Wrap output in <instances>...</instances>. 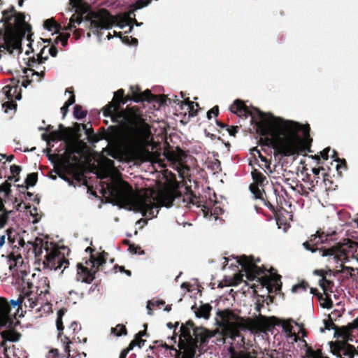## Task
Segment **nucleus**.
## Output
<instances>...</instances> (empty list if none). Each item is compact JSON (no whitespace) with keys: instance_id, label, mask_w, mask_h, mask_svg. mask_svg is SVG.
I'll use <instances>...</instances> for the list:
<instances>
[{"instance_id":"obj_19","label":"nucleus","mask_w":358,"mask_h":358,"mask_svg":"<svg viewBox=\"0 0 358 358\" xmlns=\"http://www.w3.org/2000/svg\"><path fill=\"white\" fill-rule=\"evenodd\" d=\"M217 315L222 320V323L220 326L222 327L224 334L227 333V325L229 323H234L235 320H238V316L234 313L233 310L229 309H224L217 312Z\"/></svg>"},{"instance_id":"obj_60","label":"nucleus","mask_w":358,"mask_h":358,"mask_svg":"<svg viewBox=\"0 0 358 358\" xmlns=\"http://www.w3.org/2000/svg\"><path fill=\"white\" fill-rule=\"evenodd\" d=\"M322 300L324 301V303L322 304V306L324 308H332V306H333V301L331 299V298L329 297V296H328L326 294V298L323 299Z\"/></svg>"},{"instance_id":"obj_62","label":"nucleus","mask_w":358,"mask_h":358,"mask_svg":"<svg viewBox=\"0 0 358 358\" xmlns=\"http://www.w3.org/2000/svg\"><path fill=\"white\" fill-rule=\"evenodd\" d=\"M66 92H69L71 94L69 99L65 102L66 105L71 106L75 103L76 102V96L74 95L73 91H69V89L66 90Z\"/></svg>"},{"instance_id":"obj_41","label":"nucleus","mask_w":358,"mask_h":358,"mask_svg":"<svg viewBox=\"0 0 358 358\" xmlns=\"http://www.w3.org/2000/svg\"><path fill=\"white\" fill-rule=\"evenodd\" d=\"M151 1L152 0H137L131 6V10L130 11V14L136 10L141 9L147 6Z\"/></svg>"},{"instance_id":"obj_48","label":"nucleus","mask_w":358,"mask_h":358,"mask_svg":"<svg viewBox=\"0 0 358 358\" xmlns=\"http://www.w3.org/2000/svg\"><path fill=\"white\" fill-rule=\"evenodd\" d=\"M62 132V135L67 139L71 138L73 135V130L71 128L65 127L62 124H59V130Z\"/></svg>"},{"instance_id":"obj_35","label":"nucleus","mask_w":358,"mask_h":358,"mask_svg":"<svg viewBox=\"0 0 358 358\" xmlns=\"http://www.w3.org/2000/svg\"><path fill=\"white\" fill-rule=\"evenodd\" d=\"M335 156H337V152L335 150H333ZM337 164L336 165V169L337 171V174L339 177L342 176V169L345 170L347 169V163L345 159H339L338 157L334 159Z\"/></svg>"},{"instance_id":"obj_57","label":"nucleus","mask_w":358,"mask_h":358,"mask_svg":"<svg viewBox=\"0 0 358 358\" xmlns=\"http://www.w3.org/2000/svg\"><path fill=\"white\" fill-rule=\"evenodd\" d=\"M243 275L241 273L236 274L231 282L229 284L230 286H236L243 281Z\"/></svg>"},{"instance_id":"obj_63","label":"nucleus","mask_w":358,"mask_h":358,"mask_svg":"<svg viewBox=\"0 0 358 358\" xmlns=\"http://www.w3.org/2000/svg\"><path fill=\"white\" fill-rule=\"evenodd\" d=\"M227 130L228 131L230 136H235L236 134L238 132V126H227Z\"/></svg>"},{"instance_id":"obj_44","label":"nucleus","mask_w":358,"mask_h":358,"mask_svg":"<svg viewBox=\"0 0 358 358\" xmlns=\"http://www.w3.org/2000/svg\"><path fill=\"white\" fill-rule=\"evenodd\" d=\"M142 338L143 337H141L136 334L134 339L131 341V343L129 344V346H131L132 350L135 346H138L140 348H142L146 342V340L143 339Z\"/></svg>"},{"instance_id":"obj_37","label":"nucleus","mask_w":358,"mask_h":358,"mask_svg":"<svg viewBox=\"0 0 358 358\" xmlns=\"http://www.w3.org/2000/svg\"><path fill=\"white\" fill-rule=\"evenodd\" d=\"M44 27L48 31L55 30L59 31L62 28L61 25L58 24L53 18L48 19L44 22Z\"/></svg>"},{"instance_id":"obj_61","label":"nucleus","mask_w":358,"mask_h":358,"mask_svg":"<svg viewBox=\"0 0 358 358\" xmlns=\"http://www.w3.org/2000/svg\"><path fill=\"white\" fill-rule=\"evenodd\" d=\"M282 329L287 334H291L293 329V327L290 322V321H287L283 323Z\"/></svg>"},{"instance_id":"obj_5","label":"nucleus","mask_w":358,"mask_h":358,"mask_svg":"<svg viewBox=\"0 0 358 358\" xmlns=\"http://www.w3.org/2000/svg\"><path fill=\"white\" fill-rule=\"evenodd\" d=\"M3 28L0 29V48H3L10 53L13 50L22 49V40L25 31L22 27L25 24L24 13H17L14 6L2 11Z\"/></svg>"},{"instance_id":"obj_43","label":"nucleus","mask_w":358,"mask_h":358,"mask_svg":"<svg viewBox=\"0 0 358 358\" xmlns=\"http://www.w3.org/2000/svg\"><path fill=\"white\" fill-rule=\"evenodd\" d=\"M48 138L50 140V141L52 142L67 139L62 135V132L57 130L52 131L51 132H50L48 134Z\"/></svg>"},{"instance_id":"obj_31","label":"nucleus","mask_w":358,"mask_h":358,"mask_svg":"<svg viewBox=\"0 0 358 358\" xmlns=\"http://www.w3.org/2000/svg\"><path fill=\"white\" fill-rule=\"evenodd\" d=\"M212 307L210 304L206 303L201 305L196 310H195V315L197 317H203L204 319H208L210 316V311Z\"/></svg>"},{"instance_id":"obj_45","label":"nucleus","mask_w":358,"mask_h":358,"mask_svg":"<svg viewBox=\"0 0 358 358\" xmlns=\"http://www.w3.org/2000/svg\"><path fill=\"white\" fill-rule=\"evenodd\" d=\"M20 272L21 274L22 285L23 289L27 287L28 289H31L33 287V284L26 280L25 277L27 275V271L24 270H20Z\"/></svg>"},{"instance_id":"obj_36","label":"nucleus","mask_w":358,"mask_h":358,"mask_svg":"<svg viewBox=\"0 0 358 358\" xmlns=\"http://www.w3.org/2000/svg\"><path fill=\"white\" fill-rule=\"evenodd\" d=\"M6 341H4L3 339H2V342L1 343V346L3 348V357L1 358H19L14 353V346L13 345L12 348L7 347L6 345Z\"/></svg>"},{"instance_id":"obj_12","label":"nucleus","mask_w":358,"mask_h":358,"mask_svg":"<svg viewBox=\"0 0 358 358\" xmlns=\"http://www.w3.org/2000/svg\"><path fill=\"white\" fill-rule=\"evenodd\" d=\"M41 282H42L45 287L44 290L40 289L39 287H36V292L35 294L32 290H29L26 292L23 296L20 295L19 298L16 300L20 302L19 306V310L22 309V305H24L25 308H29V310H31L38 305L37 295H41L42 294H45L49 292L50 286L48 278L44 277L41 278Z\"/></svg>"},{"instance_id":"obj_33","label":"nucleus","mask_w":358,"mask_h":358,"mask_svg":"<svg viewBox=\"0 0 358 358\" xmlns=\"http://www.w3.org/2000/svg\"><path fill=\"white\" fill-rule=\"evenodd\" d=\"M38 181V173H31L27 175V178L25 180L26 185H17V187L20 188H27L28 189L29 186H34Z\"/></svg>"},{"instance_id":"obj_14","label":"nucleus","mask_w":358,"mask_h":358,"mask_svg":"<svg viewBox=\"0 0 358 358\" xmlns=\"http://www.w3.org/2000/svg\"><path fill=\"white\" fill-rule=\"evenodd\" d=\"M331 352L334 355L340 358H354L358 355L355 348L347 341H336L330 343Z\"/></svg>"},{"instance_id":"obj_21","label":"nucleus","mask_w":358,"mask_h":358,"mask_svg":"<svg viewBox=\"0 0 358 358\" xmlns=\"http://www.w3.org/2000/svg\"><path fill=\"white\" fill-rule=\"evenodd\" d=\"M134 89L136 90L134 101L137 103L143 101L153 102L155 95L152 94L150 90H146L142 92L138 86H135Z\"/></svg>"},{"instance_id":"obj_64","label":"nucleus","mask_w":358,"mask_h":358,"mask_svg":"<svg viewBox=\"0 0 358 358\" xmlns=\"http://www.w3.org/2000/svg\"><path fill=\"white\" fill-rule=\"evenodd\" d=\"M132 350V347L131 346H129L127 348H126L125 349H124L123 350H122L120 355V357L119 358H126L128 353Z\"/></svg>"},{"instance_id":"obj_50","label":"nucleus","mask_w":358,"mask_h":358,"mask_svg":"<svg viewBox=\"0 0 358 358\" xmlns=\"http://www.w3.org/2000/svg\"><path fill=\"white\" fill-rule=\"evenodd\" d=\"M128 250L132 255L138 254L142 255L145 254V251L139 245H136L135 244L130 245Z\"/></svg>"},{"instance_id":"obj_16","label":"nucleus","mask_w":358,"mask_h":358,"mask_svg":"<svg viewBox=\"0 0 358 358\" xmlns=\"http://www.w3.org/2000/svg\"><path fill=\"white\" fill-rule=\"evenodd\" d=\"M181 336H180V340L178 343V348L180 350H177L176 353L178 356L182 355V358H196V350H199L201 352V349L199 348L198 345H196L195 343L192 341V339L189 341H187L183 338H182Z\"/></svg>"},{"instance_id":"obj_24","label":"nucleus","mask_w":358,"mask_h":358,"mask_svg":"<svg viewBox=\"0 0 358 358\" xmlns=\"http://www.w3.org/2000/svg\"><path fill=\"white\" fill-rule=\"evenodd\" d=\"M175 99L173 100L174 103L180 105V109L184 110L185 108H187V110L189 113V117H195L198 114V109L194 108V102L192 101L189 99V98L185 99L184 101H180L175 96Z\"/></svg>"},{"instance_id":"obj_53","label":"nucleus","mask_w":358,"mask_h":358,"mask_svg":"<svg viewBox=\"0 0 358 358\" xmlns=\"http://www.w3.org/2000/svg\"><path fill=\"white\" fill-rule=\"evenodd\" d=\"M259 157L260 158L261 161L264 163L262 165H259V167H261L262 169H269L271 166V162L267 159L266 157L262 155V154L257 150Z\"/></svg>"},{"instance_id":"obj_47","label":"nucleus","mask_w":358,"mask_h":358,"mask_svg":"<svg viewBox=\"0 0 358 358\" xmlns=\"http://www.w3.org/2000/svg\"><path fill=\"white\" fill-rule=\"evenodd\" d=\"M308 287L309 284L308 283V282L302 280L301 282L294 285L292 287V290L293 292H296L300 290L306 291Z\"/></svg>"},{"instance_id":"obj_6","label":"nucleus","mask_w":358,"mask_h":358,"mask_svg":"<svg viewBox=\"0 0 358 358\" xmlns=\"http://www.w3.org/2000/svg\"><path fill=\"white\" fill-rule=\"evenodd\" d=\"M20 303L0 296V336L4 341L16 343L22 338L17 329L20 322L17 318Z\"/></svg>"},{"instance_id":"obj_34","label":"nucleus","mask_w":358,"mask_h":358,"mask_svg":"<svg viewBox=\"0 0 358 358\" xmlns=\"http://www.w3.org/2000/svg\"><path fill=\"white\" fill-rule=\"evenodd\" d=\"M320 170H324L323 167H318V168H313L312 169L313 173L314 174V178L312 179L310 182V187H308L309 190L311 192H314L315 187L318 184L319 182V174L320 172Z\"/></svg>"},{"instance_id":"obj_25","label":"nucleus","mask_w":358,"mask_h":358,"mask_svg":"<svg viewBox=\"0 0 358 358\" xmlns=\"http://www.w3.org/2000/svg\"><path fill=\"white\" fill-rule=\"evenodd\" d=\"M29 243V242L28 243ZM32 245L33 250L35 254L36 258L39 260L41 255L43 253V250L44 249L47 252V248L48 247V242H44L41 238H36L34 243H30Z\"/></svg>"},{"instance_id":"obj_42","label":"nucleus","mask_w":358,"mask_h":358,"mask_svg":"<svg viewBox=\"0 0 358 358\" xmlns=\"http://www.w3.org/2000/svg\"><path fill=\"white\" fill-rule=\"evenodd\" d=\"M87 110H83L82 106L76 105L74 106L73 115L76 118L81 120L87 116Z\"/></svg>"},{"instance_id":"obj_15","label":"nucleus","mask_w":358,"mask_h":358,"mask_svg":"<svg viewBox=\"0 0 358 358\" xmlns=\"http://www.w3.org/2000/svg\"><path fill=\"white\" fill-rule=\"evenodd\" d=\"M122 127L120 125H113L108 128V131L104 132L103 136H99L94 132V130L90 125V133L87 132V140L91 143H97L100 140L105 138L108 141H115L120 135Z\"/></svg>"},{"instance_id":"obj_7","label":"nucleus","mask_w":358,"mask_h":358,"mask_svg":"<svg viewBox=\"0 0 358 358\" xmlns=\"http://www.w3.org/2000/svg\"><path fill=\"white\" fill-rule=\"evenodd\" d=\"M237 263L241 266L248 280L252 281L257 279V281L260 282L262 287H266L269 292L272 291L273 287L275 288L276 293L281 290V276L277 275L271 277L268 275L267 273L269 271L264 266H258L255 264L253 257H248L243 255L238 257Z\"/></svg>"},{"instance_id":"obj_28","label":"nucleus","mask_w":358,"mask_h":358,"mask_svg":"<svg viewBox=\"0 0 358 358\" xmlns=\"http://www.w3.org/2000/svg\"><path fill=\"white\" fill-rule=\"evenodd\" d=\"M355 329V328H352L350 323H349L347 326H343L340 328L338 327L337 330L335 331V334L342 337L344 339L343 341L348 342V341H352V338L350 337L352 336V331Z\"/></svg>"},{"instance_id":"obj_30","label":"nucleus","mask_w":358,"mask_h":358,"mask_svg":"<svg viewBox=\"0 0 358 358\" xmlns=\"http://www.w3.org/2000/svg\"><path fill=\"white\" fill-rule=\"evenodd\" d=\"M322 182L327 192L334 191L338 187L337 182L331 178L330 173L324 174Z\"/></svg>"},{"instance_id":"obj_39","label":"nucleus","mask_w":358,"mask_h":358,"mask_svg":"<svg viewBox=\"0 0 358 358\" xmlns=\"http://www.w3.org/2000/svg\"><path fill=\"white\" fill-rule=\"evenodd\" d=\"M320 285L322 288L324 292L326 294V292L329 291L332 292V287L334 286V282L330 280H328L323 276L321 280H320Z\"/></svg>"},{"instance_id":"obj_58","label":"nucleus","mask_w":358,"mask_h":358,"mask_svg":"<svg viewBox=\"0 0 358 358\" xmlns=\"http://www.w3.org/2000/svg\"><path fill=\"white\" fill-rule=\"evenodd\" d=\"M329 317L328 320H324L325 329L328 330L334 329L336 331L338 329L337 326L334 323L330 316H329Z\"/></svg>"},{"instance_id":"obj_9","label":"nucleus","mask_w":358,"mask_h":358,"mask_svg":"<svg viewBox=\"0 0 358 358\" xmlns=\"http://www.w3.org/2000/svg\"><path fill=\"white\" fill-rule=\"evenodd\" d=\"M180 331L181 337L188 341L192 339L201 350L208 343L210 338L215 336V333L203 327H196L190 320L185 324H182Z\"/></svg>"},{"instance_id":"obj_51","label":"nucleus","mask_w":358,"mask_h":358,"mask_svg":"<svg viewBox=\"0 0 358 358\" xmlns=\"http://www.w3.org/2000/svg\"><path fill=\"white\" fill-rule=\"evenodd\" d=\"M69 329L72 331L73 335L72 339H76L75 336L81 330V325L77 322H73L69 326Z\"/></svg>"},{"instance_id":"obj_2","label":"nucleus","mask_w":358,"mask_h":358,"mask_svg":"<svg viewBox=\"0 0 358 358\" xmlns=\"http://www.w3.org/2000/svg\"><path fill=\"white\" fill-rule=\"evenodd\" d=\"M187 193L182 194L177 189L165 187L159 191L150 189L149 193L135 194L132 187L126 181L109 187L110 196L115 204L129 210L140 212L143 216L155 217L159 208H169L176 199L182 200L187 208L192 206H200L198 198L191 187H187Z\"/></svg>"},{"instance_id":"obj_26","label":"nucleus","mask_w":358,"mask_h":358,"mask_svg":"<svg viewBox=\"0 0 358 358\" xmlns=\"http://www.w3.org/2000/svg\"><path fill=\"white\" fill-rule=\"evenodd\" d=\"M73 166L74 165L73 164L68 162V164L65 166L64 170L58 169L55 170V172L59 178L67 182L69 185L76 187V184L73 182V180L67 176V173H72Z\"/></svg>"},{"instance_id":"obj_56","label":"nucleus","mask_w":358,"mask_h":358,"mask_svg":"<svg viewBox=\"0 0 358 358\" xmlns=\"http://www.w3.org/2000/svg\"><path fill=\"white\" fill-rule=\"evenodd\" d=\"M167 100H169L171 103V99H168L166 95H155L153 102H157L159 103V105H163L166 103Z\"/></svg>"},{"instance_id":"obj_54","label":"nucleus","mask_w":358,"mask_h":358,"mask_svg":"<svg viewBox=\"0 0 358 358\" xmlns=\"http://www.w3.org/2000/svg\"><path fill=\"white\" fill-rule=\"evenodd\" d=\"M134 87H135V86H131L130 87L131 94H127V96H124V99H122V100L120 101V103H122V105H124L129 101H131V100L134 101V94L136 93V90L134 89Z\"/></svg>"},{"instance_id":"obj_49","label":"nucleus","mask_w":358,"mask_h":358,"mask_svg":"<svg viewBox=\"0 0 358 358\" xmlns=\"http://www.w3.org/2000/svg\"><path fill=\"white\" fill-rule=\"evenodd\" d=\"M21 170L22 169L20 166H17L15 164L10 166V173H12V176L15 177V182L19 181V180H20L19 175L20 173Z\"/></svg>"},{"instance_id":"obj_8","label":"nucleus","mask_w":358,"mask_h":358,"mask_svg":"<svg viewBox=\"0 0 358 358\" xmlns=\"http://www.w3.org/2000/svg\"><path fill=\"white\" fill-rule=\"evenodd\" d=\"M266 317L261 314L256 319L241 317L238 316V320L234 323H229L227 333L225 336L231 339L241 336L240 330L262 331L266 324Z\"/></svg>"},{"instance_id":"obj_55","label":"nucleus","mask_w":358,"mask_h":358,"mask_svg":"<svg viewBox=\"0 0 358 358\" xmlns=\"http://www.w3.org/2000/svg\"><path fill=\"white\" fill-rule=\"evenodd\" d=\"M70 37V34L67 33L64 35L60 34L55 39V43H57L59 41H61L62 45L63 46H66L68 43V38Z\"/></svg>"},{"instance_id":"obj_20","label":"nucleus","mask_w":358,"mask_h":358,"mask_svg":"<svg viewBox=\"0 0 358 358\" xmlns=\"http://www.w3.org/2000/svg\"><path fill=\"white\" fill-rule=\"evenodd\" d=\"M6 234L8 242L13 248H19V247H24L25 245L23 238L13 228L6 229Z\"/></svg>"},{"instance_id":"obj_11","label":"nucleus","mask_w":358,"mask_h":358,"mask_svg":"<svg viewBox=\"0 0 358 358\" xmlns=\"http://www.w3.org/2000/svg\"><path fill=\"white\" fill-rule=\"evenodd\" d=\"M43 266L44 269L57 271L63 268L64 271L69 266V262L65 258L64 255L62 254L57 248H47V253L45 255V259L43 261ZM63 271H62V273Z\"/></svg>"},{"instance_id":"obj_22","label":"nucleus","mask_w":358,"mask_h":358,"mask_svg":"<svg viewBox=\"0 0 358 358\" xmlns=\"http://www.w3.org/2000/svg\"><path fill=\"white\" fill-rule=\"evenodd\" d=\"M8 263L10 271L14 275L18 271L19 267H22L23 258L20 254L15 255L14 252H12L8 255Z\"/></svg>"},{"instance_id":"obj_23","label":"nucleus","mask_w":358,"mask_h":358,"mask_svg":"<svg viewBox=\"0 0 358 358\" xmlns=\"http://www.w3.org/2000/svg\"><path fill=\"white\" fill-rule=\"evenodd\" d=\"M107 255L108 253L104 251L100 253L96 257H94L91 255L90 258L85 262V264L90 266L94 269L97 268L99 271L100 267L102 266L103 264H106Z\"/></svg>"},{"instance_id":"obj_29","label":"nucleus","mask_w":358,"mask_h":358,"mask_svg":"<svg viewBox=\"0 0 358 358\" xmlns=\"http://www.w3.org/2000/svg\"><path fill=\"white\" fill-rule=\"evenodd\" d=\"M275 197H276L277 203H278V197H279L280 200H281L282 198L280 196L276 195V194H275ZM259 199L263 202V204L264 206H267L269 208V210L275 215V217H277V215H278V212L279 210L278 208H279V209L283 208L282 204L281 205L278 204V206L275 208V206L268 199V198L266 195V193L262 194V199Z\"/></svg>"},{"instance_id":"obj_18","label":"nucleus","mask_w":358,"mask_h":358,"mask_svg":"<svg viewBox=\"0 0 358 358\" xmlns=\"http://www.w3.org/2000/svg\"><path fill=\"white\" fill-rule=\"evenodd\" d=\"M19 80L11 79L10 84L2 88V92L7 99L20 100L22 98L21 88L19 87Z\"/></svg>"},{"instance_id":"obj_3","label":"nucleus","mask_w":358,"mask_h":358,"mask_svg":"<svg viewBox=\"0 0 358 358\" xmlns=\"http://www.w3.org/2000/svg\"><path fill=\"white\" fill-rule=\"evenodd\" d=\"M124 90H118L115 92L113 101L103 108V115L110 117L114 123L122 127L125 131L122 141L127 148L129 155L134 159L151 161L154 157H159V152L148 150L151 135L150 127L134 108L122 109L120 101L124 99Z\"/></svg>"},{"instance_id":"obj_10","label":"nucleus","mask_w":358,"mask_h":358,"mask_svg":"<svg viewBox=\"0 0 358 358\" xmlns=\"http://www.w3.org/2000/svg\"><path fill=\"white\" fill-rule=\"evenodd\" d=\"M329 235L325 234L324 231L318 230L315 234H312L309 239L303 243V248L312 252H315L317 250H320L322 257L327 256H338V253L341 252V245L339 243L330 248H321L317 247L318 245L324 243L328 240Z\"/></svg>"},{"instance_id":"obj_4","label":"nucleus","mask_w":358,"mask_h":358,"mask_svg":"<svg viewBox=\"0 0 358 358\" xmlns=\"http://www.w3.org/2000/svg\"><path fill=\"white\" fill-rule=\"evenodd\" d=\"M69 4L74 9L75 13L70 18L69 23L64 28L66 31H71L84 20L90 22V29L93 33L99 34L101 29H109L116 22V19L110 14L108 10L102 8L97 12L90 10V6L83 0H70Z\"/></svg>"},{"instance_id":"obj_17","label":"nucleus","mask_w":358,"mask_h":358,"mask_svg":"<svg viewBox=\"0 0 358 358\" xmlns=\"http://www.w3.org/2000/svg\"><path fill=\"white\" fill-rule=\"evenodd\" d=\"M76 280L87 284H90L95 278V274L98 269H94L90 266L84 265L83 263L77 264Z\"/></svg>"},{"instance_id":"obj_46","label":"nucleus","mask_w":358,"mask_h":358,"mask_svg":"<svg viewBox=\"0 0 358 358\" xmlns=\"http://www.w3.org/2000/svg\"><path fill=\"white\" fill-rule=\"evenodd\" d=\"M2 108L4 109L5 113H8V110H13L17 108V103L14 99H8L7 101L2 104Z\"/></svg>"},{"instance_id":"obj_40","label":"nucleus","mask_w":358,"mask_h":358,"mask_svg":"<svg viewBox=\"0 0 358 358\" xmlns=\"http://www.w3.org/2000/svg\"><path fill=\"white\" fill-rule=\"evenodd\" d=\"M111 334L116 336H121L127 334V329L124 324H119L115 327L111 328Z\"/></svg>"},{"instance_id":"obj_27","label":"nucleus","mask_w":358,"mask_h":358,"mask_svg":"<svg viewBox=\"0 0 358 358\" xmlns=\"http://www.w3.org/2000/svg\"><path fill=\"white\" fill-rule=\"evenodd\" d=\"M12 212L6 209L3 200L0 197V229L6 227Z\"/></svg>"},{"instance_id":"obj_1","label":"nucleus","mask_w":358,"mask_h":358,"mask_svg":"<svg viewBox=\"0 0 358 358\" xmlns=\"http://www.w3.org/2000/svg\"><path fill=\"white\" fill-rule=\"evenodd\" d=\"M229 110L240 117L251 116V123L255 124L257 134L263 136L262 143L271 147L275 156L290 157L312 152L313 138L308 124L286 120L256 108L251 110L241 99L235 100Z\"/></svg>"},{"instance_id":"obj_13","label":"nucleus","mask_w":358,"mask_h":358,"mask_svg":"<svg viewBox=\"0 0 358 358\" xmlns=\"http://www.w3.org/2000/svg\"><path fill=\"white\" fill-rule=\"evenodd\" d=\"M252 183L249 186V189L255 199H262V194H265L264 186L268 184L266 177L259 170L253 169L251 172Z\"/></svg>"},{"instance_id":"obj_38","label":"nucleus","mask_w":358,"mask_h":358,"mask_svg":"<svg viewBox=\"0 0 358 358\" xmlns=\"http://www.w3.org/2000/svg\"><path fill=\"white\" fill-rule=\"evenodd\" d=\"M138 21L136 20L135 17L132 18L130 16H127L125 17H124L121 22H120L119 23V26L121 27V28H123L125 26H129V31L128 32H131L132 29H133V24H135Z\"/></svg>"},{"instance_id":"obj_52","label":"nucleus","mask_w":358,"mask_h":358,"mask_svg":"<svg viewBox=\"0 0 358 358\" xmlns=\"http://www.w3.org/2000/svg\"><path fill=\"white\" fill-rule=\"evenodd\" d=\"M10 187V182L5 181L0 185V194L4 192L6 196H8L11 192Z\"/></svg>"},{"instance_id":"obj_32","label":"nucleus","mask_w":358,"mask_h":358,"mask_svg":"<svg viewBox=\"0 0 358 358\" xmlns=\"http://www.w3.org/2000/svg\"><path fill=\"white\" fill-rule=\"evenodd\" d=\"M45 48L46 47L44 46L41 49V52L37 55V58H35L34 57L29 58V62L27 63V65L29 66L33 67L35 66V64H43L48 59V56L43 57V53Z\"/></svg>"},{"instance_id":"obj_59","label":"nucleus","mask_w":358,"mask_h":358,"mask_svg":"<svg viewBox=\"0 0 358 358\" xmlns=\"http://www.w3.org/2000/svg\"><path fill=\"white\" fill-rule=\"evenodd\" d=\"M213 114L216 117L219 115V107L217 106H215L208 111L207 117L208 120H210L212 118Z\"/></svg>"}]
</instances>
